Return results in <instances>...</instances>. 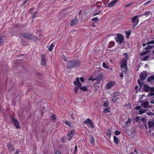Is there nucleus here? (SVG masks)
I'll use <instances>...</instances> for the list:
<instances>
[{
    "label": "nucleus",
    "mask_w": 154,
    "mask_h": 154,
    "mask_svg": "<svg viewBox=\"0 0 154 154\" xmlns=\"http://www.w3.org/2000/svg\"><path fill=\"white\" fill-rule=\"evenodd\" d=\"M81 62L79 60L72 59L68 61L66 67L67 69H72L80 67Z\"/></svg>",
    "instance_id": "obj_1"
},
{
    "label": "nucleus",
    "mask_w": 154,
    "mask_h": 154,
    "mask_svg": "<svg viewBox=\"0 0 154 154\" xmlns=\"http://www.w3.org/2000/svg\"><path fill=\"white\" fill-rule=\"evenodd\" d=\"M122 69L124 70L125 72L127 71V61L126 58H124L120 63Z\"/></svg>",
    "instance_id": "obj_2"
},
{
    "label": "nucleus",
    "mask_w": 154,
    "mask_h": 154,
    "mask_svg": "<svg viewBox=\"0 0 154 154\" xmlns=\"http://www.w3.org/2000/svg\"><path fill=\"white\" fill-rule=\"evenodd\" d=\"M124 37L121 34H117V36L115 37V39L116 42L118 43L121 44L124 40Z\"/></svg>",
    "instance_id": "obj_3"
},
{
    "label": "nucleus",
    "mask_w": 154,
    "mask_h": 154,
    "mask_svg": "<svg viewBox=\"0 0 154 154\" xmlns=\"http://www.w3.org/2000/svg\"><path fill=\"white\" fill-rule=\"evenodd\" d=\"M139 16L136 15L135 16L131 18V20L133 22H134L133 28L134 29L135 27L137 25L139 21V20L138 19Z\"/></svg>",
    "instance_id": "obj_4"
},
{
    "label": "nucleus",
    "mask_w": 154,
    "mask_h": 154,
    "mask_svg": "<svg viewBox=\"0 0 154 154\" xmlns=\"http://www.w3.org/2000/svg\"><path fill=\"white\" fill-rule=\"evenodd\" d=\"M147 97L151 103H154V93H150Z\"/></svg>",
    "instance_id": "obj_5"
},
{
    "label": "nucleus",
    "mask_w": 154,
    "mask_h": 154,
    "mask_svg": "<svg viewBox=\"0 0 154 154\" xmlns=\"http://www.w3.org/2000/svg\"><path fill=\"white\" fill-rule=\"evenodd\" d=\"M103 79V78L102 76L99 75V76H97L96 78L94 77V78H92V77H90L89 80H91L93 81L94 80H96L98 84H100V82L102 81Z\"/></svg>",
    "instance_id": "obj_6"
},
{
    "label": "nucleus",
    "mask_w": 154,
    "mask_h": 154,
    "mask_svg": "<svg viewBox=\"0 0 154 154\" xmlns=\"http://www.w3.org/2000/svg\"><path fill=\"white\" fill-rule=\"evenodd\" d=\"M11 122L15 126L16 128H17L19 129L20 128L19 122L17 119L14 118V117H12L11 119Z\"/></svg>",
    "instance_id": "obj_7"
},
{
    "label": "nucleus",
    "mask_w": 154,
    "mask_h": 154,
    "mask_svg": "<svg viewBox=\"0 0 154 154\" xmlns=\"http://www.w3.org/2000/svg\"><path fill=\"white\" fill-rule=\"evenodd\" d=\"M75 133V129H73L71 130V132L68 134L66 138L69 140H70L72 139Z\"/></svg>",
    "instance_id": "obj_8"
},
{
    "label": "nucleus",
    "mask_w": 154,
    "mask_h": 154,
    "mask_svg": "<svg viewBox=\"0 0 154 154\" xmlns=\"http://www.w3.org/2000/svg\"><path fill=\"white\" fill-rule=\"evenodd\" d=\"M21 36L28 39H32V35L27 33H21Z\"/></svg>",
    "instance_id": "obj_9"
},
{
    "label": "nucleus",
    "mask_w": 154,
    "mask_h": 154,
    "mask_svg": "<svg viewBox=\"0 0 154 154\" xmlns=\"http://www.w3.org/2000/svg\"><path fill=\"white\" fill-rule=\"evenodd\" d=\"M119 95V93L118 92H116L114 93L113 95V98L112 100V101L113 103H115L117 100L119 99L118 97H117Z\"/></svg>",
    "instance_id": "obj_10"
},
{
    "label": "nucleus",
    "mask_w": 154,
    "mask_h": 154,
    "mask_svg": "<svg viewBox=\"0 0 154 154\" xmlns=\"http://www.w3.org/2000/svg\"><path fill=\"white\" fill-rule=\"evenodd\" d=\"M115 83L114 81H111L107 83L106 85V89L107 90L110 89Z\"/></svg>",
    "instance_id": "obj_11"
},
{
    "label": "nucleus",
    "mask_w": 154,
    "mask_h": 154,
    "mask_svg": "<svg viewBox=\"0 0 154 154\" xmlns=\"http://www.w3.org/2000/svg\"><path fill=\"white\" fill-rule=\"evenodd\" d=\"M41 65L44 66H46L47 65L46 61L45 58V56L44 54L41 55Z\"/></svg>",
    "instance_id": "obj_12"
},
{
    "label": "nucleus",
    "mask_w": 154,
    "mask_h": 154,
    "mask_svg": "<svg viewBox=\"0 0 154 154\" xmlns=\"http://www.w3.org/2000/svg\"><path fill=\"white\" fill-rule=\"evenodd\" d=\"M7 146L9 150L10 151H14L15 149V148L11 142L8 143L7 145Z\"/></svg>",
    "instance_id": "obj_13"
},
{
    "label": "nucleus",
    "mask_w": 154,
    "mask_h": 154,
    "mask_svg": "<svg viewBox=\"0 0 154 154\" xmlns=\"http://www.w3.org/2000/svg\"><path fill=\"white\" fill-rule=\"evenodd\" d=\"M84 123H88L91 126V127L92 128H94V126L93 124V122L90 119L88 118L84 122Z\"/></svg>",
    "instance_id": "obj_14"
},
{
    "label": "nucleus",
    "mask_w": 154,
    "mask_h": 154,
    "mask_svg": "<svg viewBox=\"0 0 154 154\" xmlns=\"http://www.w3.org/2000/svg\"><path fill=\"white\" fill-rule=\"evenodd\" d=\"M78 21L77 19V17L75 16L74 18V19L72 20L70 23V24L71 26H73L75 25L78 22Z\"/></svg>",
    "instance_id": "obj_15"
},
{
    "label": "nucleus",
    "mask_w": 154,
    "mask_h": 154,
    "mask_svg": "<svg viewBox=\"0 0 154 154\" xmlns=\"http://www.w3.org/2000/svg\"><path fill=\"white\" fill-rule=\"evenodd\" d=\"M148 128L150 129H152L154 128V120L149 121L148 124Z\"/></svg>",
    "instance_id": "obj_16"
},
{
    "label": "nucleus",
    "mask_w": 154,
    "mask_h": 154,
    "mask_svg": "<svg viewBox=\"0 0 154 154\" xmlns=\"http://www.w3.org/2000/svg\"><path fill=\"white\" fill-rule=\"evenodd\" d=\"M73 83L74 85L77 86L78 87H80L81 86V84L80 82L79 78H76L75 81Z\"/></svg>",
    "instance_id": "obj_17"
},
{
    "label": "nucleus",
    "mask_w": 154,
    "mask_h": 154,
    "mask_svg": "<svg viewBox=\"0 0 154 154\" xmlns=\"http://www.w3.org/2000/svg\"><path fill=\"white\" fill-rule=\"evenodd\" d=\"M119 0H113L111 2L108 6L109 7H112L114 6L117 3Z\"/></svg>",
    "instance_id": "obj_18"
},
{
    "label": "nucleus",
    "mask_w": 154,
    "mask_h": 154,
    "mask_svg": "<svg viewBox=\"0 0 154 154\" xmlns=\"http://www.w3.org/2000/svg\"><path fill=\"white\" fill-rule=\"evenodd\" d=\"M147 75L146 73L141 72L140 75V79L143 81L145 79Z\"/></svg>",
    "instance_id": "obj_19"
},
{
    "label": "nucleus",
    "mask_w": 154,
    "mask_h": 154,
    "mask_svg": "<svg viewBox=\"0 0 154 154\" xmlns=\"http://www.w3.org/2000/svg\"><path fill=\"white\" fill-rule=\"evenodd\" d=\"M149 103L148 101H144L143 103L141 105L143 107H144L145 108H148L149 107Z\"/></svg>",
    "instance_id": "obj_20"
},
{
    "label": "nucleus",
    "mask_w": 154,
    "mask_h": 154,
    "mask_svg": "<svg viewBox=\"0 0 154 154\" xmlns=\"http://www.w3.org/2000/svg\"><path fill=\"white\" fill-rule=\"evenodd\" d=\"M143 88L145 91L147 92L149 91L150 87L148 85H144V87Z\"/></svg>",
    "instance_id": "obj_21"
},
{
    "label": "nucleus",
    "mask_w": 154,
    "mask_h": 154,
    "mask_svg": "<svg viewBox=\"0 0 154 154\" xmlns=\"http://www.w3.org/2000/svg\"><path fill=\"white\" fill-rule=\"evenodd\" d=\"M154 80V75L152 76H149L147 78V81L149 82L151 81Z\"/></svg>",
    "instance_id": "obj_22"
},
{
    "label": "nucleus",
    "mask_w": 154,
    "mask_h": 154,
    "mask_svg": "<svg viewBox=\"0 0 154 154\" xmlns=\"http://www.w3.org/2000/svg\"><path fill=\"white\" fill-rule=\"evenodd\" d=\"M80 89L84 91H88V88L86 86H84L82 87L81 85V87H79Z\"/></svg>",
    "instance_id": "obj_23"
},
{
    "label": "nucleus",
    "mask_w": 154,
    "mask_h": 154,
    "mask_svg": "<svg viewBox=\"0 0 154 154\" xmlns=\"http://www.w3.org/2000/svg\"><path fill=\"white\" fill-rule=\"evenodd\" d=\"M114 45L115 43L114 42L111 41L109 43L108 47L109 48H110L113 46Z\"/></svg>",
    "instance_id": "obj_24"
},
{
    "label": "nucleus",
    "mask_w": 154,
    "mask_h": 154,
    "mask_svg": "<svg viewBox=\"0 0 154 154\" xmlns=\"http://www.w3.org/2000/svg\"><path fill=\"white\" fill-rule=\"evenodd\" d=\"M90 141L91 143L92 144H94L95 143L94 139L93 136L90 137Z\"/></svg>",
    "instance_id": "obj_25"
},
{
    "label": "nucleus",
    "mask_w": 154,
    "mask_h": 154,
    "mask_svg": "<svg viewBox=\"0 0 154 154\" xmlns=\"http://www.w3.org/2000/svg\"><path fill=\"white\" fill-rule=\"evenodd\" d=\"M113 140L114 142L116 144H118V140L117 137L116 136H114L113 137Z\"/></svg>",
    "instance_id": "obj_26"
},
{
    "label": "nucleus",
    "mask_w": 154,
    "mask_h": 154,
    "mask_svg": "<svg viewBox=\"0 0 154 154\" xmlns=\"http://www.w3.org/2000/svg\"><path fill=\"white\" fill-rule=\"evenodd\" d=\"M106 134L107 136L109 137H110L111 135V130L110 129H109L106 132Z\"/></svg>",
    "instance_id": "obj_27"
},
{
    "label": "nucleus",
    "mask_w": 154,
    "mask_h": 154,
    "mask_svg": "<svg viewBox=\"0 0 154 154\" xmlns=\"http://www.w3.org/2000/svg\"><path fill=\"white\" fill-rule=\"evenodd\" d=\"M146 110L144 109H141L139 110V114H141L144 113L146 111Z\"/></svg>",
    "instance_id": "obj_28"
},
{
    "label": "nucleus",
    "mask_w": 154,
    "mask_h": 154,
    "mask_svg": "<svg viewBox=\"0 0 154 154\" xmlns=\"http://www.w3.org/2000/svg\"><path fill=\"white\" fill-rule=\"evenodd\" d=\"M103 112L105 113L110 112V109L109 108H106L104 110Z\"/></svg>",
    "instance_id": "obj_29"
},
{
    "label": "nucleus",
    "mask_w": 154,
    "mask_h": 154,
    "mask_svg": "<svg viewBox=\"0 0 154 154\" xmlns=\"http://www.w3.org/2000/svg\"><path fill=\"white\" fill-rule=\"evenodd\" d=\"M125 33L127 35V38H129V35L131 34V31L130 30L129 31H125Z\"/></svg>",
    "instance_id": "obj_30"
},
{
    "label": "nucleus",
    "mask_w": 154,
    "mask_h": 154,
    "mask_svg": "<svg viewBox=\"0 0 154 154\" xmlns=\"http://www.w3.org/2000/svg\"><path fill=\"white\" fill-rule=\"evenodd\" d=\"M61 58L64 61H66L67 60V58L66 57L65 55H63L61 56Z\"/></svg>",
    "instance_id": "obj_31"
},
{
    "label": "nucleus",
    "mask_w": 154,
    "mask_h": 154,
    "mask_svg": "<svg viewBox=\"0 0 154 154\" xmlns=\"http://www.w3.org/2000/svg\"><path fill=\"white\" fill-rule=\"evenodd\" d=\"M150 50H148V51H145L141 53L140 54V56H142L145 55L146 54H147L149 51Z\"/></svg>",
    "instance_id": "obj_32"
},
{
    "label": "nucleus",
    "mask_w": 154,
    "mask_h": 154,
    "mask_svg": "<svg viewBox=\"0 0 154 154\" xmlns=\"http://www.w3.org/2000/svg\"><path fill=\"white\" fill-rule=\"evenodd\" d=\"M131 124V121L130 119L128 118V121L126 123V126H129V125Z\"/></svg>",
    "instance_id": "obj_33"
},
{
    "label": "nucleus",
    "mask_w": 154,
    "mask_h": 154,
    "mask_svg": "<svg viewBox=\"0 0 154 154\" xmlns=\"http://www.w3.org/2000/svg\"><path fill=\"white\" fill-rule=\"evenodd\" d=\"M152 47H153L151 45H149L148 46H147L145 48V49L146 50H148L149 49H151L152 48Z\"/></svg>",
    "instance_id": "obj_34"
},
{
    "label": "nucleus",
    "mask_w": 154,
    "mask_h": 154,
    "mask_svg": "<svg viewBox=\"0 0 154 154\" xmlns=\"http://www.w3.org/2000/svg\"><path fill=\"white\" fill-rule=\"evenodd\" d=\"M56 116L54 114L52 115L51 116V119L52 120L54 121L56 119Z\"/></svg>",
    "instance_id": "obj_35"
},
{
    "label": "nucleus",
    "mask_w": 154,
    "mask_h": 154,
    "mask_svg": "<svg viewBox=\"0 0 154 154\" xmlns=\"http://www.w3.org/2000/svg\"><path fill=\"white\" fill-rule=\"evenodd\" d=\"M3 36H0V46L2 45V42H3Z\"/></svg>",
    "instance_id": "obj_36"
},
{
    "label": "nucleus",
    "mask_w": 154,
    "mask_h": 154,
    "mask_svg": "<svg viewBox=\"0 0 154 154\" xmlns=\"http://www.w3.org/2000/svg\"><path fill=\"white\" fill-rule=\"evenodd\" d=\"M122 72L121 73L120 75V76L121 78H122L123 76V74L124 73H126V72H125V71L124 69H122Z\"/></svg>",
    "instance_id": "obj_37"
},
{
    "label": "nucleus",
    "mask_w": 154,
    "mask_h": 154,
    "mask_svg": "<svg viewBox=\"0 0 154 154\" xmlns=\"http://www.w3.org/2000/svg\"><path fill=\"white\" fill-rule=\"evenodd\" d=\"M54 46V45L53 43H52L50 46V47L48 49L50 51H51L53 49V48Z\"/></svg>",
    "instance_id": "obj_38"
},
{
    "label": "nucleus",
    "mask_w": 154,
    "mask_h": 154,
    "mask_svg": "<svg viewBox=\"0 0 154 154\" xmlns=\"http://www.w3.org/2000/svg\"><path fill=\"white\" fill-rule=\"evenodd\" d=\"M32 39L34 41H36L38 40V38L35 36H33L32 35Z\"/></svg>",
    "instance_id": "obj_39"
},
{
    "label": "nucleus",
    "mask_w": 154,
    "mask_h": 154,
    "mask_svg": "<svg viewBox=\"0 0 154 154\" xmlns=\"http://www.w3.org/2000/svg\"><path fill=\"white\" fill-rule=\"evenodd\" d=\"M65 123L66 125H68L69 126H71L72 125V123L69 121H66L65 122Z\"/></svg>",
    "instance_id": "obj_40"
},
{
    "label": "nucleus",
    "mask_w": 154,
    "mask_h": 154,
    "mask_svg": "<svg viewBox=\"0 0 154 154\" xmlns=\"http://www.w3.org/2000/svg\"><path fill=\"white\" fill-rule=\"evenodd\" d=\"M91 20L95 21V22H98L99 20V19L97 17H95L92 19Z\"/></svg>",
    "instance_id": "obj_41"
},
{
    "label": "nucleus",
    "mask_w": 154,
    "mask_h": 154,
    "mask_svg": "<svg viewBox=\"0 0 154 154\" xmlns=\"http://www.w3.org/2000/svg\"><path fill=\"white\" fill-rule=\"evenodd\" d=\"M149 55H147L145 57L143 58L142 59V60H144V61H146L148 59L149 57Z\"/></svg>",
    "instance_id": "obj_42"
},
{
    "label": "nucleus",
    "mask_w": 154,
    "mask_h": 154,
    "mask_svg": "<svg viewBox=\"0 0 154 154\" xmlns=\"http://www.w3.org/2000/svg\"><path fill=\"white\" fill-rule=\"evenodd\" d=\"M109 103L108 102H106L104 103L103 106L105 107H107L109 106Z\"/></svg>",
    "instance_id": "obj_43"
},
{
    "label": "nucleus",
    "mask_w": 154,
    "mask_h": 154,
    "mask_svg": "<svg viewBox=\"0 0 154 154\" xmlns=\"http://www.w3.org/2000/svg\"><path fill=\"white\" fill-rule=\"evenodd\" d=\"M121 132L118 131H116L115 132V134L116 135H119L121 134Z\"/></svg>",
    "instance_id": "obj_44"
},
{
    "label": "nucleus",
    "mask_w": 154,
    "mask_h": 154,
    "mask_svg": "<svg viewBox=\"0 0 154 154\" xmlns=\"http://www.w3.org/2000/svg\"><path fill=\"white\" fill-rule=\"evenodd\" d=\"M140 87V89H141L142 88V87L143 86V87H144V85H145L144 83L142 82H141L140 83V84H139Z\"/></svg>",
    "instance_id": "obj_45"
},
{
    "label": "nucleus",
    "mask_w": 154,
    "mask_h": 154,
    "mask_svg": "<svg viewBox=\"0 0 154 154\" xmlns=\"http://www.w3.org/2000/svg\"><path fill=\"white\" fill-rule=\"evenodd\" d=\"M153 1V0H150L148 2H146V3H145L144 4V5H145L147 4L153 2H154Z\"/></svg>",
    "instance_id": "obj_46"
},
{
    "label": "nucleus",
    "mask_w": 154,
    "mask_h": 154,
    "mask_svg": "<svg viewBox=\"0 0 154 154\" xmlns=\"http://www.w3.org/2000/svg\"><path fill=\"white\" fill-rule=\"evenodd\" d=\"M152 14V13L150 12H149L147 11L146 12L145 14V15L146 16H147L150 15V14Z\"/></svg>",
    "instance_id": "obj_47"
},
{
    "label": "nucleus",
    "mask_w": 154,
    "mask_h": 154,
    "mask_svg": "<svg viewBox=\"0 0 154 154\" xmlns=\"http://www.w3.org/2000/svg\"><path fill=\"white\" fill-rule=\"evenodd\" d=\"M78 87H75L74 88V91L75 94H77L78 92Z\"/></svg>",
    "instance_id": "obj_48"
},
{
    "label": "nucleus",
    "mask_w": 154,
    "mask_h": 154,
    "mask_svg": "<svg viewBox=\"0 0 154 154\" xmlns=\"http://www.w3.org/2000/svg\"><path fill=\"white\" fill-rule=\"evenodd\" d=\"M103 66L105 68H108V66L106 64V63L105 62H104L103 63Z\"/></svg>",
    "instance_id": "obj_49"
},
{
    "label": "nucleus",
    "mask_w": 154,
    "mask_h": 154,
    "mask_svg": "<svg viewBox=\"0 0 154 154\" xmlns=\"http://www.w3.org/2000/svg\"><path fill=\"white\" fill-rule=\"evenodd\" d=\"M154 44V40H152L148 42L147 44L146 45H148L150 44Z\"/></svg>",
    "instance_id": "obj_50"
},
{
    "label": "nucleus",
    "mask_w": 154,
    "mask_h": 154,
    "mask_svg": "<svg viewBox=\"0 0 154 154\" xmlns=\"http://www.w3.org/2000/svg\"><path fill=\"white\" fill-rule=\"evenodd\" d=\"M127 59H129V56L128 54L127 53H125L123 54Z\"/></svg>",
    "instance_id": "obj_51"
},
{
    "label": "nucleus",
    "mask_w": 154,
    "mask_h": 154,
    "mask_svg": "<svg viewBox=\"0 0 154 154\" xmlns=\"http://www.w3.org/2000/svg\"><path fill=\"white\" fill-rule=\"evenodd\" d=\"M133 4L132 3H129V4H126L125 5V7H128L130 6H131Z\"/></svg>",
    "instance_id": "obj_52"
},
{
    "label": "nucleus",
    "mask_w": 154,
    "mask_h": 154,
    "mask_svg": "<svg viewBox=\"0 0 154 154\" xmlns=\"http://www.w3.org/2000/svg\"><path fill=\"white\" fill-rule=\"evenodd\" d=\"M141 120L143 123L146 122V118L144 117L142 118L141 119Z\"/></svg>",
    "instance_id": "obj_53"
},
{
    "label": "nucleus",
    "mask_w": 154,
    "mask_h": 154,
    "mask_svg": "<svg viewBox=\"0 0 154 154\" xmlns=\"http://www.w3.org/2000/svg\"><path fill=\"white\" fill-rule=\"evenodd\" d=\"M101 12V11H98V12H96V13H95L93 15V16H95V15H97L99 14H100Z\"/></svg>",
    "instance_id": "obj_54"
},
{
    "label": "nucleus",
    "mask_w": 154,
    "mask_h": 154,
    "mask_svg": "<svg viewBox=\"0 0 154 154\" xmlns=\"http://www.w3.org/2000/svg\"><path fill=\"white\" fill-rule=\"evenodd\" d=\"M141 106H136L135 107V108L136 109H137V110H139V109H141Z\"/></svg>",
    "instance_id": "obj_55"
},
{
    "label": "nucleus",
    "mask_w": 154,
    "mask_h": 154,
    "mask_svg": "<svg viewBox=\"0 0 154 154\" xmlns=\"http://www.w3.org/2000/svg\"><path fill=\"white\" fill-rule=\"evenodd\" d=\"M149 90L152 93V92H154V87L152 88L150 87V89Z\"/></svg>",
    "instance_id": "obj_56"
},
{
    "label": "nucleus",
    "mask_w": 154,
    "mask_h": 154,
    "mask_svg": "<svg viewBox=\"0 0 154 154\" xmlns=\"http://www.w3.org/2000/svg\"><path fill=\"white\" fill-rule=\"evenodd\" d=\"M140 117L139 116H137L135 118V120L136 122H137L140 119Z\"/></svg>",
    "instance_id": "obj_57"
},
{
    "label": "nucleus",
    "mask_w": 154,
    "mask_h": 154,
    "mask_svg": "<svg viewBox=\"0 0 154 154\" xmlns=\"http://www.w3.org/2000/svg\"><path fill=\"white\" fill-rule=\"evenodd\" d=\"M77 145H76L75 147V151L74 152V153H75L77 150Z\"/></svg>",
    "instance_id": "obj_58"
},
{
    "label": "nucleus",
    "mask_w": 154,
    "mask_h": 154,
    "mask_svg": "<svg viewBox=\"0 0 154 154\" xmlns=\"http://www.w3.org/2000/svg\"><path fill=\"white\" fill-rule=\"evenodd\" d=\"M84 78L83 77H81L80 78V81L82 82H84Z\"/></svg>",
    "instance_id": "obj_59"
},
{
    "label": "nucleus",
    "mask_w": 154,
    "mask_h": 154,
    "mask_svg": "<svg viewBox=\"0 0 154 154\" xmlns=\"http://www.w3.org/2000/svg\"><path fill=\"white\" fill-rule=\"evenodd\" d=\"M71 116L72 119H73V120H74V119H75V117H74V116H73V113H72L71 115Z\"/></svg>",
    "instance_id": "obj_60"
},
{
    "label": "nucleus",
    "mask_w": 154,
    "mask_h": 154,
    "mask_svg": "<svg viewBox=\"0 0 154 154\" xmlns=\"http://www.w3.org/2000/svg\"><path fill=\"white\" fill-rule=\"evenodd\" d=\"M128 126H126L125 128V131L127 132V131H129V130L128 129H127V128L128 127Z\"/></svg>",
    "instance_id": "obj_61"
},
{
    "label": "nucleus",
    "mask_w": 154,
    "mask_h": 154,
    "mask_svg": "<svg viewBox=\"0 0 154 154\" xmlns=\"http://www.w3.org/2000/svg\"><path fill=\"white\" fill-rule=\"evenodd\" d=\"M37 13L36 12H35L34 13L33 15L32 16V17L33 18H35V17L36 14Z\"/></svg>",
    "instance_id": "obj_62"
},
{
    "label": "nucleus",
    "mask_w": 154,
    "mask_h": 154,
    "mask_svg": "<svg viewBox=\"0 0 154 154\" xmlns=\"http://www.w3.org/2000/svg\"><path fill=\"white\" fill-rule=\"evenodd\" d=\"M55 154H60V152L59 151H57Z\"/></svg>",
    "instance_id": "obj_63"
},
{
    "label": "nucleus",
    "mask_w": 154,
    "mask_h": 154,
    "mask_svg": "<svg viewBox=\"0 0 154 154\" xmlns=\"http://www.w3.org/2000/svg\"><path fill=\"white\" fill-rule=\"evenodd\" d=\"M33 9H34V8H31L29 9V11L30 12V13L32 12V11L33 10Z\"/></svg>",
    "instance_id": "obj_64"
}]
</instances>
